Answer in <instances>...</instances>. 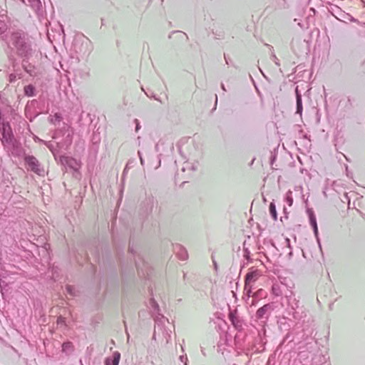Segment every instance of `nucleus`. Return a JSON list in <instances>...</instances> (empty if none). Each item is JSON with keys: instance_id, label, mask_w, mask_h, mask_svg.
Here are the masks:
<instances>
[{"instance_id": "nucleus-32", "label": "nucleus", "mask_w": 365, "mask_h": 365, "mask_svg": "<svg viewBox=\"0 0 365 365\" xmlns=\"http://www.w3.org/2000/svg\"><path fill=\"white\" fill-rule=\"evenodd\" d=\"M8 56L10 60H14V56L12 54H9Z\"/></svg>"}, {"instance_id": "nucleus-35", "label": "nucleus", "mask_w": 365, "mask_h": 365, "mask_svg": "<svg viewBox=\"0 0 365 365\" xmlns=\"http://www.w3.org/2000/svg\"><path fill=\"white\" fill-rule=\"evenodd\" d=\"M186 277V273L185 272H183V279H185Z\"/></svg>"}, {"instance_id": "nucleus-15", "label": "nucleus", "mask_w": 365, "mask_h": 365, "mask_svg": "<svg viewBox=\"0 0 365 365\" xmlns=\"http://www.w3.org/2000/svg\"><path fill=\"white\" fill-rule=\"evenodd\" d=\"M62 116L61 113H56L53 115H51L49 118V120L53 124L58 123L61 121Z\"/></svg>"}, {"instance_id": "nucleus-24", "label": "nucleus", "mask_w": 365, "mask_h": 365, "mask_svg": "<svg viewBox=\"0 0 365 365\" xmlns=\"http://www.w3.org/2000/svg\"><path fill=\"white\" fill-rule=\"evenodd\" d=\"M16 74H14V73H11V74L9 75V81H10V82H13V81H14L16 80Z\"/></svg>"}, {"instance_id": "nucleus-16", "label": "nucleus", "mask_w": 365, "mask_h": 365, "mask_svg": "<svg viewBox=\"0 0 365 365\" xmlns=\"http://www.w3.org/2000/svg\"><path fill=\"white\" fill-rule=\"evenodd\" d=\"M251 294H252V284H247L246 282H245L244 294L247 297V300L250 299V297H251Z\"/></svg>"}, {"instance_id": "nucleus-23", "label": "nucleus", "mask_w": 365, "mask_h": 365, "mask_svg": "<svg viewBox=\"0 0 365 365\" xmlns=\"http://www.w3.org/2000/svg\"><path fill=\"white\" fill-rule=\"evenodd\" d=\"M212 264H213V267H214L215 271L217 272L218 265H217V263L216 260L215 259V257H214L213 255H212Z\"/></svg>"}, {"instance_id": "nucleus-38", "label": "nucleus", "mask_w": 365, "mask_h": 365, "mask_svg": "<svg viewBox=\"0 0 365 365\" xmlns=\"http://www.w3.org/2000/svg\"><path fill=\"white\" fill-rule=\"evenodd\" d=\"M361 65H362V66H364V65H365V60L361 63Z\"/></svg>"}, {"instance_id": "nucleus-18", "label": "nucleus", "mask_w": 365, "mask_h": 365, "mask_svg": "<svg viewBox=\"0 0 365 365\" xmlns=\"http://www.w3.org/2000/svg\"><path fill=\"white\" fill-rule=\"evenodd\" d=\"M296 101H297L296 113L302 115V110H303L302 97H298V99H296Z\"/></svg>"}, {"instance_id": "nucleus-8", "label": "nucleus", "mask_w": 365, "mask_h": 365, "mask_svg": "<svg viewBox=\"0 0 365 365\" xmlns=\"http://www.w3.org/2000/svg\"><path fill=\"white\" fill-rule=\"evenodd\" d=\"M262 275L261 271L252 267L249 272L245 276V282L247 284H252L255 282L259 277Z\"/></svg>"}, {"instance_id": "nucleus-21", "label": "nucleus", "mask_w": 365, "mask_h": 365, "mask_svg": "<svg viewBox=\"0 0 365 365\" xmlns=\"http://www.w3.org/2000/svg\"><path fill=\"white\" fill-rule=\"evenodd\" d=\"M66 292L68 294H69L71 296H75V288L71 285H67L66 287Z\"/></svg>"}, {"instance_id": "nucleus-41", "label": "nucleus", "mask_w": 365, "mask_h": 365, "mask_svg": "<svg viewBox=\"0 0 365 365\" xmlns=\"http://www.w3.org/2000/svg\"><path fill=\"white\" fill-rule=\"evenodd\" d=\"M24 61H25L24 60V61H23V63H24ZM23 66H24V67L25 66V64H24V63H23Z\"/></svg>"}, {"instance_id": "nucleus-28", "label": "nucleus", "mask_w": 365, "mask_h": 365, "mask_svg": "<svg viewBox=\"0 0 365 365\" xmlns=\"http://www.w3.org/2000/svg\"><path fill=\"white\" fill-rule=\"evenodd\" d=\"M295 94H296V99H298V97H302V95L300 94L298 87L295 88Z\"/></svg>"}, {"instance_id": "nucleus-39", "label": "nucleus", "mask_w": 365, "mask_h": 365, "mask_svg": "<svg viewBox=\"0 0 365 365\" xmlns=\"http://www.w3.org/2000/svg\"><path fill=\"white\" fill-rule=\"evenodd\" d=\"M289 334H287V336H286V338H289Z\"/></svg>"}, {"instance_id": "nucleus-19", "label": "nucleus", "mask_w": 365, "mask_h": 365, "mask_svg": "<svg viewBox=\"0 0 365 365\" xmlns=\"http://www.w3.org/2000/svg\"><path fill=\"white\" fill-rule=\"evenodd\" d=\"M269 212H270V215L272 217V218L276 220H277V210H276V207H275V205L274 202H271L270 205H269Z\"/></svg>"}, {"instance_id": "nucleus-7", "label": "nucleus", "mask_w": 365, "mask_h": 365, "mask_svg": "<svg viewBox=\"0 0 365 365\" xmlns=\"http://www.w3.org/2000/svg\"><path fill=\"white\" fill-rule=\"evenodd\" d=\"M173 252L180 260H187L188 259V253L185 247L180 244L173 245Z\"/></svg>"}, {"instance_id": "nucleus-1", "label": "nucleus", "mask_w": 365, "mask_h": 365, "mask_svg": "<svg viewBox=\"0 0 365 365\" xmlns=\"http://www.w3.org/2000/svg\"><path fill=\"white\" fill-rule=\"evenodd\" d=\"M4 39L8 46L21 58H28L31 56L32 48L28 35L23 31H14L7 33Z\"/></svg>"}, {"instance_id": "nucleus-2", "label": "nucleus", "mask_w": 365, "mask_h": 365, "mask_svg": "<svg viewBox=\"0 0 365 365\" xmlns=\"http://www.w3.org/2000/svg\"><path fill=\"white\" fill-rule=\"evenodd\" d=\"M287 301L286 311L289 316L292 317L296 321H300L306 317L307 314L304 306L300 304L298 299L292 291H289L285 294Z\"/></svg>"}, {"instance_id": "nucleus-31", "label": "nucleus", "mask_w": 365, "mask_h": 365, "mask_svg": "<svg viewBox=\"0 0 365 365\" xmlns=\"http://www.w3.org/2000/svg\"><path fill=\"white\" fill-rule=\"evenodd\" d=\"M273 58L274 59V63L276 65L279 66V60L277 59V56L275 55H273Z\"/></svg>"}, {"instance_id": "nucleus-30", "label": "nucleus", "mask_w": 365, "mask_h": 365, "mask_svg": "<svg viewBox=\"0 0 365 365\" xmlns=\"http://www.w3.org/2000/svg\"><path fill=\"white\" fill-rule=\"evenodd\" d=\"M318 230H313L314 233V236L317 238V242L319 243V237H318Z\"/></svg>"}, {"instance_id": "nucleus-37", "label": "nucleus", "mask_w": 365, "mask_h": 365, "mask_svg": "<svg viewBox=\"0 0 365 365\" xmlns=\"http://www.w3.org/2000/svg\"><path fill=\"white\" fill-rule=\"evenodd\" d=\"M222 88L224 91H225V86H224V85H223V84H222Z\"/></svg>"}, {"instance_id": "nucleus-3", "label": "nucleus", "mask_w": 365, "mask_h": 365, "mask_svg": "<svg viewBox=\"0 0 365 365\" xmlns=\"http://www.w3.org/2000/svg\"><path fill=\"white\" fill-rule=\"evenodd\" d=\"M24 160L28 171L33 172L39 176L44 175V168L36 157L31 155H24Z\"/></svg>"}, {"instance_id": "nucleus-14", "label": "nucleus", "mask_w": 365, "mask_h": 365, "mask_svg": "<svg viewBox=\"0 0 365 365\" xmlns=\"http://www.w3.org/2000/svg\"><path fill=\"white\" fill-rule=\"evenodd\" d=\"M242 257L247 262H250L251 260V259H250V252L249 250V248L247 247L246 241H245L244 243H243Z\"/></svg>"}, {"instance_id": "nucleus-20", "label": "nucleus", "mask_w": 365, "mask_h": 365, "mask_svg": "<svg viewBox=\"0 0 365 365\" xmlns=\"http://www.w3.org/2000/svg\"><path fill=\"white\" fill-rule=\"evenodd\" d=\"M286 202L289 206H292L293 204V198H292V192L291 190H289L286 193V198H285Z\"/></svg>"}, {"instance_id": "nucleus-13", "label": "nucleus", "mask_w": 365, "mask_h": 365, "mask_svg": "<svg viewBox=\"0 0 365 365\" xmlns=\"http://www.w3.org/2000/svg\"><path fill=\"white\" fill-rule=\"evenodd\" d=\"M24 93L27 96H34L35 95V87L31 85H27L24 87Z\"/></svg>"}, {"instance_id": "nucleus-6", "label": "nucleus", "mask_w": 365, "mask_h": 365, "mask_svg": "<svg viewBox=\"0 0 365 365\" xmlns=\"http://www.w3.org/2000/svg\"><path fill=\"white\" fill-rule=\"evenodd\" d=\"M149 304L152 309V314L155 317V321L159 327L160 324H163L164 322L168 321V319L160 313L159 305L154 299H150Z\"/></svg>"}, {"instance_id": "nucleus-33", "label": "nucleus", "mask_w": 365, "mask_h": 365, "mask_svg": "<svg viewBox=\"0 0 365 365\" xmlns=\"http://www.w3.org/2000/svg\"><path fill=\"white\" fill-rule=\"evenodd\" d=\"M138 155H140V152H138ZM140 160L141 164H143V160L141 156H140Z\"/></svg>"}, {"instance_id": "nucleus-9", "label": "nucleus", "mask_w": 365, "mask_h": 365, "mask_svg": "<svg viewBox=\"0 0 365 365\" xmlns=\"http://www.w3.org/2000/svg\"><path fill=\"white\" fill-rule=\"evenodd\" d=\"M61 162L65 165L75 170H78L80 166L79 163L76 159L71 157H63L61 159Z\"/></svg>"}, {"instance_id": "nucleus-17", "label": "nucleus", "mask_w": 365, "mask_h": 365, "mask_svg": "<svg viewBox=\"0 0 365 365\" xmlns=\"http://www.w3.org/2000/svg\"><path fill=\"white\" fill-rule=\"evenodd\" d=\"M73 344L71 341H66L62 344V351L63 352H71L73 351Z\"/></svg>"}, {"instance_id": "nucleus-34", "label": "nucleus", "mask_w": 365, "mask_h": 365, "mask_svg": "<svg viewBox=\"0 0 365 365\" xmlns=\"http://www.w3.org/2000/svg\"><path fill=\"white\" fill-rule=\"evenodd\" d=\"M201 352H202V354L204 356H205V351H204L203 348H201Z\"/></svg>"}, {"instance_id": "nucleus-12", "label": "nucleus", "mask_w": 365, "mask_h": 365, "mask_svg": "<svg viewBox=\"0 0 365 365\" xmlns=\"http://www.w3.org/2000/svg\"><path fill=\"white\" fill-rule=\"evenodd\" d=\"M324 356L322 355L315 356L312 360L311 365H322L324 364Z\"/></svg>"}, {"instance_id": "nucleus-40", "label": "nucleus", "mask_w": 365, "mask_h": 365, "mask_svg": "<svg viewBox=\"0 0 365 365\" xmlns=\"http://www.w3.org/2000/svg\"><path fill=\"white\" fill-rule=\"evenodd\" d=\"M180 360L182 361V360H183V356H180Z\"/></svg>"}, {"instance_id": "nucleus-4", "label": "nucleus", "mask_w": 365, "mask_h": 365, "mask_svg": "<svg viewBox=\"0 0 365 365\" xmlns=\"http://www.w3.org/2000/svg\"><path fill=\"white\" fill-rule=\"evenodd\" d=\"M135 265L139 275L145 278H150L152 273V268L150 267L148 262H145L140 255H138V259H135Z\"/></svg>"}, {"instance_id": "nucleus-11", "label": "nucleus", "mask_w": 365, "mask_h": 365, "mask_svg": "<svg viewBox=\"0 0 365 365\" xmlns=\"http://www.w3.org/2000/svg\"><path fill=\"white\" fill-rule=\"evenodd\" d=\"M307 214L309 215V223H310L312 228H318L317 223V219H316L315 215L314 213V211L312 209H308Z\"/></svg>"}, {"instance_id": "nucleus-29", "label": "nucleus", "mask_w": 365, "mask_h": 365, "mask_svg": "<svg viewBox=\"0 0 365 365\" xmlns=\"http://www.w3.org/2000/svg\"><path fill=\"white\" fill-rule=\"evenodd\" d=\"M135 123L136 124L135 130L138 131L140 128V123H139L138 119H135Z\"/></svg>"}, {"instance_id": "nucleus-5", "label": "nucleus", "mask_w": 365, "mask_h": 365, "mask_svg": "<svg viewBox=\"0 0 365 365\" xmlns=\"http://www.w3.org/2000/svg\"><path fill=\"white\" fill-rule=\"evenodd\" d=\"M273 310V306L272 304H266L262 307L259 308L255 314V318L257 320H260L261 322L265 323L268 319L272 311Z\"/></svg>"}, {"instance_id": "nucleus-22", "label": "nucleus", "mask_w": 365, "mask_h": 365, "mask_svg": "<svg viewBox=\"0 0 365 365\" xmlns=\"http://www.w3.org/2000/svg\"><path fill=\"white\" fill-rule=\"evenodd\" d=\"M28 1L31 4V6L34 8H38L41 4V2L39 0H28Z\"/></svg>"}, {"instance_id": "nucleus-25", "label": "nucleus", "mask_w": 365, "mask_h": 365, "mask_svg": "<svg viewBox=\"0 0 365 365\" xmlns=\"http://www.w3.org/2000/svg\"><path fill=\"white\" fill-rule=\"evenodd\" d=\"M129 251H130L131 253H133V254L135 253V252H136V251H135V248H134V245H133V244H132V245H131V244H130V245H129Z\"/></svg>"}, {"instance_id": "nucleus-36", "label": "nucleus", "mask_w": 365, "mask_h": 365, "mask_svg": "<svg viewBox=\"0 0 365 365\" xmlns=\"http://www.w3.org/2000/svg\"><path fill=\"white\" fill-rule=\"evenodd\" d=\"M230 319H231L232 322L233 324H235V321H234L233 317H230Z\"/></svg>"}, {"instance_id": "nucleus-27", "label": "nucleus", "mask_w": 365, "mask_h": 365, "mask_svg": "<svg viewBox=\"0 0 365 365\" xmlns=\"http://www.w3.org/2000/svg\"><path fill=\"white\" fill-rule=\"evenodd\" d=\"M272 291L273 293L277 296H279L280 294V293L278 292V289L275 287V286L272 287Z\"/></svg>"}, {"instance_id": "nucleus-10", "label": "nucleus", "mask_w": 365, "mask_h": 365, "mask_svg": "<svg viewBox=\"0 0 365 365\" xmlns=\"http://www.w3.org/2000/svg\"><path fill=\"white\" fill-rule=\"evenodd\" d=\"M120 358V354L115 351L112 356L107 357L105 360V365H118Z\"/></svg>"}, {"instance_id": "nucleus-26", "label": "nucleus", "mask_w": 365, "mask_h": 365, "mask_svg": "<svg viewBox=\"0 0 365 365\" xmlns=\"http://www.w3.org/2000/svg\"><path fill=\"white\" fill-rule=\"evenodd\" d=\"M5 30V26L4 24L0 21V34L3 33Z\"/></svg>"}]
</instances>
